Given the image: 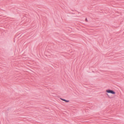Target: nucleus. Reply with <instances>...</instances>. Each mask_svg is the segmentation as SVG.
<instances>
[{
	"mask_svg": "<svg viewBox=\"0 0 124 124\" xmlns=\"http://www.w3.org/2000/svg\"><path fill=\"white\" fill-rule=\"evenodd\" d=\"M85 21L86 22H87L88 21V20H87V19L86 18L85 19Z\"/></svg>",
	"mask_w": 124,
	"mask_h": 124,
	"instance_id": "20e7f679",
	"label": "nucleus"
},
{
	"mask_svg": "<svg viewBox=\"0 0 124 124\" xmlns=\"http://www.w3.org/2000/svg\"><path fill=\"white\" fill-rule=\"evenodd\" d=\"M60 99L62 100L63 101L65 102H69V101H70L69 100H67L65 99H63L62 98H60Z\"/></svg>",
	"mask_w": 124,
	"mask_h": 124,
	"instance_id": "f03ea898",
	"label": "nucleus"
},
{
	"mask_svg": "<svg viewBox=\"0 0 124 124\" xmlns=\"http://www.w3.org/2000/svg\"><path fill=\"white\" fill-rule=\"evenodd\" d=\"M106 92L108 93H110L113 94H115L116 93L113 90L109 89L106 90Z\"/></svg>",
	"mask_w": 124,
	"mask_h": 124,
	"instance_id": "f257e3e1",
	"label": "nucleus"
},
{
	"mask_svg": "<svg viewBox=\"0 0 124 124\" xmlns=\"http://www.w3.org/2000/svg\"><path fill=\"white\" fill-rule=\"evenodd\" d=\"M106 94L108 96V97L110 99H111L114 97L110 96L108 94L106 93Z\"/></svg>",
	"mask_w": 124,
	"mask_h": 124,
	"instance_id": "7ed1b4c3",
	"label": "nucleus"
}]
</instances>
